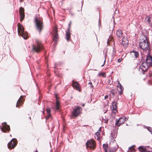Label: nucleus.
I'll return each mask as SVG.
<instances>
[{"label": "nucleus", "instance_id": "obj_1", "mask_svg": "<svg viewBox=\"0 0 152 152\" xmlns=\"http://www.w3.org/2000/svg\"><path fill=\"white\" fill-rule=\"evenodd\" d=\"M34 22L37 30L40 33L43 27L42 18L40 17L39 15H37L34 18Z\"/></svg>", "mask_w": 152, "mask_h": 152}, {"label": "nucleus", "instance_id": "obj_2", "mask_svg": "<svg viewBox=\"0 0 152 152\" xmlns=\"http://www.w3.org/2000/svg\"><path fill=\"white\" fill-rule=\"evenodd\" d=\"M36 44L33 45L32 51L38 53L40 52L43 49V47L40 41L37 39L36 40Z\"/></svg>", "mask_w": 152, "mask_h": 152}, {"label": "nucleus", "instance_id": "obj_3", "mask_svg": "<svg viewBox=\"0 0 152 152\" xmlns=\"http://www.w3.org/2000/svg\"><path fill=\"white\" fill-rule=\"evenodd\" d=\"M18 29L19 35L22 36L24 39H26L28 38V34L26 32L24 31V29L22 25L19 23L18 24Z\"/></svg>", "mask_w": 152, "mask_h": 152}, {"label": "nucleus", "instance_id": "obj_4", "mask_svg": "<svg viewBox=\"0 0 152 152\" xmlns=\"http://www.w3.org/2000/svg\"><path fill=\"white\" fill-rule=\"evenodd\" d=\"M139 47L143 50H146L148 47V44L146 37L140 40L139 42Z\"/></svg>", "mask_w": 152, "mask_h": 152}, {"label": "nucleus", "instance_id": "obj_5", "mask_svg": "<svg viewBox=\"0 0 152 152\" xmlns=\"http://www.w3.org/2000/svg\"><path fill=\"white\" fill-rule=\"evenodd\" d=\"M86 146L87 148H89L90 149H94L96 146L95 141L92 140H88L86 143Z\"/></svg>", "mask_w": 152, "mask_h": 152}, {"label": "nucleus", "instance_id": "obj_6", "mask_svg": "<svg viewBox=\"0 0 152 152\" xmlns=\"http://www.w3.org/2000/svg\"><path fill=\"white\" fill-rule=\"evenodd\" d=\"M0 128L3 132H6L7 131L9 132L10 130L9 126L8 125L6 122H4L2 124V127L1 126Z\"/></svg>", "mask_w": 152, "mask_h": 152}, {"label": "nucleus", "instance_id": "obj_7", "mask_svg": "<svg viewBox=\"0 0 152 152\" xmlns=\"http://www.w3.org/2000/svg\"><path fill=\"white\" fill-rule=\"evenodd\" d=\"M16 144V140L15 139H12L8 143V148L9 149L13 148L15 146Z\"/></svg>", "mask_w": 152, "mask_h": 152}, {"label": "nucleus", "instance_id": "obj_8", "mask_svg": "<svg viewBox=\"0 0 152 152\" xmlns=\"http://www.w3.org/2000/svg\"><path fill=\"white\" fill-rule=\"evenodd\" d=\"M148 66H149L146 64L145 62H143L140 66L139 70L140 71H142L144 72L148 69Z\"/></svg>", "mask_w": 152, "mask_h": 152}, {"label": "nucleus", "instance_id": "obj_9", "mask_svg": "<svg viewBox=\"0 0 152 152\" xmlns=\"http://www.w3.org/2000/svg\"><path fill=\"white\" fill-rule=\"evenodd\" d=\"M81 110V107L77 106L75 109H73L72 113V115L75 117L77 116L80 113Z\"/></svg>", "mask_w": 152, "mask_h": 152}, {"label": "nucleus", "instance_id": "obj_10", "mask_svg": "<svg viewBox=\"0 0 152 152\" xmlns=\"http://www.w3.org/2000/svg\"><path fill=\"white\" fill-rule=\"evenodd\" d=\"M146 63L149 66H152V56L148 55L146 59Z\"/></svg>", "mask_w": 152, "mask_h": 152}, {"label": "nucleus", "instance_id": "obj_11", "mask_svg": "<svg viewBox=\"0 0 152 152\" xmlns=\"http://www.w3.org/2000/svg\"><path fill=\"white\" fill-rule=\"evenodd\" d=\"M126 118V117H125V118L122 117L120 118L118 120H116L115 123V125L118 126H120L121 124L125 121Z\"/></svg>", "mask_w": 152, "mask_h": 152}, {"label": "nucleus", "instance_id": "obj_12", "mask_svg": "<svg viewBox=\"0 0 152 152\" xmlns=\"http://www.w3.org/2000/svg\"><path fill=\"white\" fill-rule=\"evenodd\" d=\"M129 43V40L127 37L124 36L122 38V45L125 47H126Z\"/></svg>", "mask_w": 152, "mask_h": 152}, {"label": "nucleus", "instance_id": "obj_13", "mask_svg": "<svg viewBox=\"0 0 152 152\" xmlns=\"http://www.w3.org/2000/svg\"><path fill=\"white\" fill-rule=\"evenodd\" d=\"M71 22H70L69 23V28L67 29V30L66 31V39L67 41H68L69 40V39L70 37V27L71 24Z\"/></svg>", "mask_w": 152, "mask_h": 152}, {"label": "nucleus", "instance_id": "obj_14", "mask_svg": "<svg viewBox=\"0 0 152 152\" xmlns=\"http://www.w3.org/2000/svg\"><path fill=\"white\" fill-rule=\"evenodd\" d=\"M19 12L20 15V19L21 21H22L24 19L25 17L24 9L22 7H20Z\"/></svg>", "mask_w": 152, "mask_h": 152}, {"label": "nucleus", "instance_id": "obj_15", "mask_svg": "<svg viewBox=\"0 0 152 152\" xmlns=\"http://www.w3.org/2000/svg\"><path fill=\"white\" fill-rule=\"evenodd\" d=\"M23 97L24 96H20L16 104V107H18V106L22 104L24 101L23 100Z\"/></svg>", "mask_w": 152, "mask_h": 152}, {"label": "nucleus", "instance_id": "obj_16", "mask_svg": "<svg viewBox=\"0 0 152 152\" xmlns=\"http://www.w3.org/2000/svg\"><path fill=\"white\" fill-rule=\"evenodd\" d=\"M117 81L119 84V85L117 86V87L118 88V91H119L120 93H122L124 90L123 87L120 83L119 81L118 80Z\"/></svg>", "mask_w": 152, "mask_h": 152}, {"label": "nucleus", "instance_id": "obj_17", "mask_svg": "<svg viewBox=\"0 0 152 152\" xmlns=\"http://www.w3.org/2000/svg\"><path fill=\"white\" fill-rule=\"evenodd\" d=\"M72 86L73 87L75 88L78 91L80 90L79 86L78 83L76 82H74L73 80L72 81Z\"/></svg>", "mask_w": 152, "mask_h": 152}, {"label": "nucleus", "instance_id": "obj_18", "mask_svg": "<svg viewBox=\"0 0 152 152\" xmlns=\"http://www.w3.org/2000/svg\"><path fill=\"white\" fill-rule=\"evenodd\" d=\"M130 53L131 55L135 58H137L139 55L138 53L135 51H132Z\"/></svg>", "mask_w": 152, "mask_h": 152}, {"label": "nucleus", "instance_id": "obj_19", "mask_svg": "<svg viewBox=\"0 0 152 152\" xmlns=\"http://www.w3.org/2000/svg\"><path fill=\"white\" fill-rule=\"evenodd\" d=\"M116 34L117 37L120 38L122 37L123 33L121 30H118L117 31Z\"/></svg>", "mask_w": 152, "mask_h": 152}, {"label": "nucleus", "instance_id": "obj_20", "mask_svg": "<svg viewBox=\"0 0 152 152\" xmlns=\"http://www.w3.org/2000/svg\"><path fill=\"white\" fill-rule=\"evenodd\" d=\"M100 128L99 130L95 133V137L96 139L98 140L99 139L100 137V133L99 132V131H100Z\"/></svg>", "mask_w": 152, "mask_h": 152}, {"label": "nucleus", "instance_id": "obj_21", "mask_svg": "<svg viewBox=\"0 0 152 152\" xmlns=\"http://www.w3.org/2000/svg\"><path fill=\"white\" fill-rule=\"evenodd\" d=\"M60 104L59 102L58 101L57 99L56 102V109L57 110H59L60 109Z\"/></svg>", "mask_w": 152, "mask_h": 152}, {"label": "nucleus", "instance_id": "obj_22", "mask_svg": "<svg viewBox=\"0 0 152 152\" xmlns=\"http://www.w3.org/2000/svg\"><path fill=\"white\" fill-rule=\"evenodd\" d=\"M117 150V148H113L112 147H111L109 148V152L107 151V152H115Z\"/></svg>", "mask_w": 152, "mask_h": 152}, {"label": "nucleus", "instance_id": "obj_23", "mask_svg": "<svg viewBox=\"0 0 152 152\" xmlns=\"http://www.w3.org/2000/svg\"><path fill=\"white\" fill-rule=\"evenodd\" d=\"M58 39V34H55V35L54 36L53 39L54 41V43L56 44L57 41V40Z\"/></svg>", "mask_w": 152, "mask_h": 152}, {"label": "nucleus", "instance_id": "obj_24", "mask_svg": "<svg viewBox=\"0 0 152 152\" xmlns=\"http://www.w3.org/2000/svg\"><path fill=\"white\" fill-rule=\"evenodd\" d=\"M103 146L105 152H107V149L108 147V145L107 144H103Z\"/></svg>", "mask_w": 152, "mask_h": 152}, {"label": "nucleus", "instance_id": "obj_25", "mask_svg": "<svg viewBox=\"0 0 152 152\" xmlns=\"http://www.w3.org/2000/svg\"><path fill=\"white\" fill-rule=\"evenodd\" d=\"M115 94V92L114 90H112L110 91V96L111 97L114 96Z\"/></svg>", "mask_w": 152, "mask_h": 152}, {"label": "nucleus", "instance_id": "obj_26", "mask_svg": "<svg viewBox=\"0 0 152 152\" xmlns=\"http://www.w3.org/2000/svg\"><path fill=\"white\" fill-rule=\"evenodd\" d=\"M147 21L150 24L151 26H152V17H149L147 20Z\"/></svg>", "mask_w": 152, "mask_h": 152}, {"label": "nucleus", "instance_id": "obj_27", "mask_svg": "<svg viewBox=\"0 0 152 152\" xmlns=\"http://www.w3.org/2000/svg\"><path fill=\"white\" fill-rule=\"evenodd\" d=\"M138 149L141 152H145V149L142 146H141L138 147Z\"/></svg>", "mask_w": 152, "mask_h": 152}, {"label": "nucleus", "instance_id": "obj_28", "mask_svg": "<svg viewBox=\"0 0 152 152\" xmlns=\"http://www.w3.org/2000/svg\"><path fill=\"white\" fill-rule=\"evenodd\" d=\"M117 102H112V105L113 106V108H117Z\"/></svg>", "mask_w": 152, "mask_h": 152}, {"label": "nucleus", "instance_id": "obj_29", "mask_svg": "<svg viewBox=\"0 0 152 152\" xmlns=\"http://www.w3.org/2000/svg\"><path fill=\"white\" fill-rule=\"evenodd\" d=\"M53 32L55 34H57V28L56 27H55L53 29Z\"/></svg>", "mask_w": 152, "mask_h": 152}, {"label": "nucleus", "instance_id": "obj_30", "mask_svg": "<svg viewBox=\"0 0 152 152\" xmlns=\"http://www.w3.org/2000/svg\"><path fill=\"white\" fill-rule=\"evenodd\" d=\"M110 40H111L112 42H113V39L112 38H109L108 39L107 41V43L108 44H110V42L109 41Z\"/></svg>", "mask_w": 152, "mask_h": 152}, {"label": "nucleus", "instance_id": "obj_31", "mask_svg": "<svg viewBox=\"0 0 152 152\" xmlns=\"http://www.w3.org/2000/svg\"><path fill=\"white\" fill-rule=\"evenodd\" d=\"M103 121L105 123H107L108 121V119H104L102 117Z\"/></svg>", "mask_w": 152, "mask_h": 152}, {"label": "nucleus", "instance_id": "obj_32", "mask_svg": "<svg viewBox=\"0 0 152 152\" xmlns=\"http://www.w3.org/2000/svg\"><path fill=\"white\" fill-rule=\"evenodd\" d=\"M117 108H113L112 112L116 113L117 112Z\"/></svg>", "mask_w": 152, "mask_h": 152}, {"label": "nucleus", "instance_id": "obj_33", "mask_svg": "<svg viewBox=\"0 0 152 152\" xmlns=\"http://www.w3.org/2000/svg\"><path fill=\"white\" fill-rule=\"evenodd\" d=\"M46 111L48 113H50V109L49 108H47L46 109Z\"/></svg>", "mask_w": 152, "mask_h": 152}, {"label": "nucleus", "instance_id": "obj_34", "mask_svg": "<svg viewBox=\"0 0 152 152\" xmlns=\"http://www.w3.org/2000/svg\"><path fill=\"white\" fill-rule=\"evenodd\" d=\"M51 116L50 113H48V115L46 117V119H48Z\"/></svg>", "mask_w": 152, "mask_h": 152}, {"label": "nucleus", "instance_id": "obj_35", "mask_svg": "<svg viewBox=\"0 0 152 152\" xmlns=\"http://www.w3.org/2000/svg\"><path fill=\"white\" fill-rule=\"evenodd\" d=\"M122 61V59L121 58H119L118 60V63L120 62L121 61Z\"/></svg>", "mask_w": 152, "mask_h": 152}, {"label": "nucleus", "instance_id": "obj_36", "mask_svg": "<svg viewBox=\"0 0 152 152\" xmlns=\"http://www.w3.org/2000/svg\"><path fill=\"white\" fill-rule=\"evenodd\" d=\"M146 128H147V130L149 132V131L150 130H151V128L150 127H146Z\"/></svg>", "mask_w": 152, "mask_h": 152}, {"label": "nucleus", "instance_id": "obj_37", "mask_svg": "<svg viewBox=\"0 0 152 152\" xmlns=\"http://www.w3.org/2000/svg\"><path fill=\"white\" fill-rule=\"evenodd\" d=\"M89 84H90V85L91 86V87H93V86L92 84V83L91 82H89V83H88Z\"/></svg>", "mask_w": 152, "mask_h": 152}, {"label": "nucleus", "instance_id": "obj_38", "mask_svg": "<svg viewBox=\"0 0 152 152\" xmlns=\"http://www.w3.org/2000/svg\"><path fill=\"white\" fill-rule=\"evenodd\" d=\"M108 95H106L105 96H104V99H107L108 98Z\"/></svg>", "mask_w": 152, "mask_h": 152}, {"label": "nucleus", "instance_id": "obj_39", "mask_svg": "<svg viewBox=\"0 0 152 152\" xmlns=\"http://www.w3.org/2000/svg\"><path fill=\"white\" fill-rule=\"evenodd\" d=\"M100 75H102L103 77H104L105 76V74L104 73H102L100 74Z\"/></svg>", "mask_w": 152, "mask_h": 152}, {"label": "nucleus", "instance_id": "obj_40", "mask_svg": "<svg viewBox=\"0 0 152 152\" xmlns=\"http://www.w3.org/2000/svg\"><path fill=\"white\" fill-rule=\"evenodd\" d=\"M108 83L110 84L111 83H110V79H109L108 80Z\"/></svg>", "mask_w": 152, "mask_h": 152}, {"label": "nucleus", "instance_id": "obj_41", "mask_svg": "<svg viewBox=\"0 0 152 152\" xmlns=\"http://www.w3.org/2000/svg\"><path fill=\"white\" fill-rule=\"evenodd\" d=\"M105 60H104V64L102 65L101 66L102 67V66H104V64H105Z\"/></svg>", "mask_w": 152, "mask_h": 152}, {"label": "nucleus", "instance_id": "obj_42", "mask_svg": "<svg viewBox=\"0 0 152 152\" xmlns=\"http://www.w3.org/2000/svg\"><path fill=\"white\" fill-rule=\"evenodd\" d=\"M149 132L152 134V131L151 130L149 131Z\"/></svg>", "mask_w": 152, "mask_h": 152}, {"label": "nucleus", "instance_id": "obj_43", "mask_svg": "<svg viewBox=\"0 0 152 152\" xmlns=\"http://www.w3.org/2000/svg\"><path fill=\"white\" fill-rule=\"evenodd\" d=\"M151 33L152 34V28H151Z\"/></svg>", "mask_w": 152, "mask_h": 152}, {"label": "nucleus", "instance_id": "obj_44", "mask_svg": "<svg viewBox=\"0 0 152 152\" xmlns=\"http://www.w3.org/2000/svg\"><path fill=\"white\" fill-rule=\"evenodd\" d=\"M84 105H85L84 104H82V106H84Z\"/></svg>", "mask_w": 152, "mask_h": 152}, {"label": "nucleus", "instance_id": "obj_45", "mask_svg": "<svg viewBox=\"0 0 152 152\" xmlns=\"http://www.w3.org/2000/svg\"><path fill=\"white\" fill-rule=\"evenodd\" d=\"M132 151H129V152H132Z\"/></svg>", "mask_w": 152, "mask_h": 152}, {"label": "nucleus", "instance_id": "obj_46", "mask_svg": "<svg viewBox=\"0 0 152 152\" xmlns=\"http://www.w3.org/2000/svg\"><path fill=\"white\" fill-rule=\"evenodd\" d=\"M134 148H132V150H134Z\"/></svg>", "mask_w": 152, "mask_h": 152}, {"label": "nucleus", "instance_id": "obj_47", "mask_svg": "<svg viewBox=\"0 0 152 152\" xmlns=\"http://www.w3.org/2000/svg\"><path fill=\"white\" fill-rule=\"evenodd\" d=\"M35 152H38V151L37 150Z\"/></svg>", "mask_w": 152, "mask_h": 152}, {"label": "nucleus", "instance_id": "obj_48", "mask_svg": "<svg viewBox=\"0 0 152 152\" xmlns=\"http://www.w3.org/2000/svg\"><path fill=\"white\" fill-rule=\"evenodd\" d=\"M43 113H44V111H43Z\"/></svg>", "mask_w": 152, "mask_h": 152}, {"label": "nucleus", "instance_id": "obj_49", "mask_svg": "<svg viewBox=\"0 0 152 152\" xmlns=\"http://www.w3.org/2000/svg\"><path fill=\"white\" fill-rule=\"evenodd\" d=\"M131 148V147H130V148H129V149H130V148Z\"/></svg>", "mask_w": 152, "mask_h": 152}, {"label": "nucleus", "instance_id": "obj_50", "mask_svg": "<svg viewBox=\"0 0 152 152\" xmlns=\"http://www.w3.org/2000/svg\"><path fill=\"white\" fill-rule=\"evenodd\" d=\"M148 152H150V151H148Z\"/></svg>", "mask_w": 152, "mask_h": 152}]
</instances>
